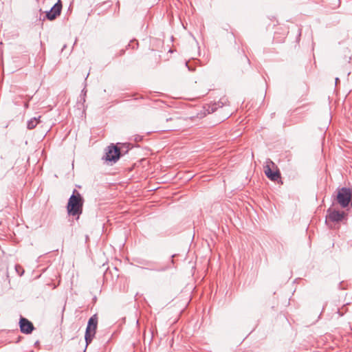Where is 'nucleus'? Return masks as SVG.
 Here are the masks:
<instances>
[{"instance_id": "obj_9", "label": "nucleus", "mask_w": 352, "mask_h": 352, "mask_svg": "<svg viewBox=\"0 0 352 352\" xmlns=\"http://www.w3.org/2000/svg\"><path fill=\"white\" fill-rule=\"evenodd\" d=\"M38 122H39V121L37 120V118H34L28 121V128L29 129H33L36 126V125L38 124Z\"/></svg>"}, {"instance_id": "obj_3", "label": "nucleus", "mask_w": 352, "mask_h": 352, "mask_svg": "<svg viewBox=\"0 0 352 352\" xmlns=\"http://www.w3.org/2000/svg\"><path fill=\"white\" fill-rule=\"evenodd\" d=\"M265 175L272 181H277L280 179V173L276 164L270 160L267 159L263 166Z\"/></svg>"}, {"instance_id": "obj_21", "label": "nucleus", "mask_w": 352, "mask_h": 352, "mask_svg": "<svg viewBox=\"0 0 352 352\" xmlns=\"http://www.w3.org/2000/svg\"><path fill=\"white\" fill-rule=\"evenodd\" d=\"M245 59L247 60V62L249 64V60L247 58H245Z\"/></svg>"}, {"instance_id": "obj_11", "label": "nucleus", "mask_w": 352, "mask_h": 352, "mask_svg": "<svg viewBox=\"0 0 352 352\" xmlns=\"http://www.w3.org/2000/svg\"><path fill=\"white\" fill-rule=\"evenodd\" d=\"M129 47H130V46H132V47H133V48H135V46H137V47L138 46V42H135V43H133V41H131V43H129Z\"/></svg>"}, {"instance_id": "obj_4", "label": "nucleus", "mask_w": 352, "mask_h": 352, "mask_svg": "<svg viewBox=\"0 0 352 352\" xmlns=\"http://www.w3.org/2000/svg\"><path fill=\"white\" fill-rule=\"evenodd\" d=\"M352 201V190L343 187L338 190L337 201L342 207L346 208Z\"/></svg>"}, {"instance_id": "obj_20", "label": "nucleus", "mask_w": 352, "mask_h": 352, "mask_svg": "<svg viewBox=\"0 0 352 352\" xmlns=\"http://www.w3.org/2000/svg\"><path fill=\"white\" fill-rule=\"evenodd\" d=\"M140 140V138H135V140H136V141H138V140Z\"/></svg>"}, {"instance_id": "obj_14", "label": "nucleus", "mask_w": 352, "mask_h": 352, "mask_svg": "<svg viewBox=\"0 0 352 352\" xmlns=\"http://www.w3.org/2000/svg\"><path fill=\"white\" fill-rule=\"evenodd\" d=\"M25 108H28V102L25 104Z\"/></svg>"}, {"instance_id": "obj_15", "label": "nucleus", "mask_w": 352, "mask_h": 352, "mask_svg": "<svg viewBox=\"0 0 352 352\" xmlns=\"http://www.w3.org/2000/svg\"><path fill=\"white\" fill-rule=\"evenodd\" d=\"M336 1H338V6H339L340 4V0H336Z\"/></svg>"}, {"instance_id": "obj_16", "label": "nucleus", "mask_w": 352, "mask_h": 352, "mask_svg": "<svg viewBox=\"0 0 352 352\" xmlns=\"http://www.w3.org/2000/svg\"><path fill=\"white\" fill-rule=\"evenodd\" d=\"M338 81H339V78H336V83H337Z\"/></svg>"}, {"instance_id": "obj_18", "label": "nucleus", "mask_w": 352, "mask_h": 352, "mask_svg": "<svg viewBox=\"0 0 352 352\" xmlns=\"http://www.w3.org/2000/svg\"><path fill=\"white\" fill-rule=\"evenodd\" d=\"M169 120H172V118H167V119H166V121H167V122H168V121H169Z\"/></svg>"}, {"instance_id": "obj_5", "label": "nucleus", "mask_w": 352, "mask_h": 352, "mask_svg": "<svg viewBox=\"0 0 352 352\" xmlns=\"http://www.w3.org/2000/svg\"><path fill=\"white\" fill-rule=\"evenodd\" d=\"M122 147L111 144L106 148L105 160L108 162H116L121 155Z\"/></svg>"}, {"instance_id": "obj_12", "label": "nucleus", "mask_w": 352, "mask_h": 352, "mask_svg": "<svg viewBox=\"0 0 352 352\" xmlns=\"http://www.w3.org/2000/svg\"><path fill=\"white\" fill-rule=\"evenodd\" d=\"M118 144H121L122 147H125L126 149H128L129 145H127L126 144H120V143H118Z\"/></svg>"}, {"instance_id": "obj_13", "label": "nucleus", "mask_w": 352, "mask_h": 352, "mask_svg": "<svg viewBox=\"0 0 352 352\" xmlns=\"http://www.w3.org/2000/svg\"><path fill=\"white\" fill-rule=\"evenodd\" d=\"M186 65L188 67V69H189L190 71H194V69H193V68H190V67L188 66V63H186Z\"/></svg>"}, {"instance_id": "obj_17", "label": "nucleus", "mask_w": 352, "mask_h": 352, "mask_svg": "<svg viewBox=\"0 0 352 352\" xmlns=\"http://www.w3.org/2000/svg\"><path fill=\"white\" fill-rule=\"evenodd\" d=\"M338 314H339V315H340V316H342V315H343V314H342H342H340V313L339 309H338Z\"/></svg>"}, {"instance_id": "obj_1", "label": "nucleus", "mask_w": 352, "mask_h": 352, "mask_svg": "<svg viewBox=\"0 0 352 352\" xmlns=\"http://www.w3.org/2000/svg\"><path fill=\"white\" fill-rule=\"evenodd\" d=\"M83 204V197L77 190L74 189L68 200L67 206L68 214L73 217L77 216V219H78L79 216L82 213Z\"/></svg>"}, {"instance_id": "obj_2", "label": "nucleus", "mask_w": 352, "mask_h": 352, "mask_svg": "<svg viewBox=\"0 0 352 352\" xmlns=\"http://www.w3.org/2000/svg\"><path fill=\"white\" fill-rule=\"evenodd\" d=\"M98 327V317L95 314L92 316L88 320L87 326L85 331V340L86 347L92 342L95 337Z\"/></svg>"}, {"instance_id": "obj_10", "label": "nucleus", "mask_w": 352, "mask_h": 352, "mask_svg": "<svg viewBox=\"0 0 352 352\" xmlns=\"http://www.w3.org/2000/svg\"><path fill=\"white\" fill-rule=\"evenodd\" d=\"M15 270H16V272L19 274V276H22L23 274V273H24V270L19 265H16L15 266Z\"/></svg>"}, {"instance_id": "obj_8", "label": "nucleus", "mask_w": 352, "mask_h": 352, "mask_svg": "<svg viewBox=\"0 0 352 352\" xmlns=\"http://www.w3.org/2000/svg\"><path fill=\"white\" fill-rule=\"evenodd\" d=\"M344 212L338 210L329 211V219L333 222H339L344 219Z\"/></svg>"}, {"instance_id": "obj_6", "label": "nucleus", "mask_w": 352, "mask_h": 352, "mask_svg": "<svg viewBox=\"0 0 352 352\" xmlns=\"http://www.w3.org/2000/svg\"><path fill=\"white\" fill-rule=\"evenodd\" d=\"M62 10V3L60 0L58 1L54 5V6L51 8L50 11L46 12L45 17L47 19L50 21H53L60 14Z\"/></svg>"}, {"instance_id": "obj_19", "label": "nucleus", "mask_w": 352, "mask_h": 352, "mask_svg": "<svg viewBox=\"0 0 352 352\" xmlns=\"http://www.w3.org/2000/svg\"><path fill=\"white\" fill-rule=\"evenodd\" d=\"M140 140V138H135V140H136V141H138V140Z\"/></svg>"}, {"instance_id": "obj_7", "label": "nucleus", "mask_w": 352, "mask_h": 352, "mask_svg": "<svg viewBox=\"0 0 352 352\" xmlns=\"http://www.w3.org/2000/svg\"><path fill=\"white\" fill-rule=\"evenodd\" d=\"M20 330L23 333L30 334L34 329L33 324L27 318L21 317L19 320Z\"/></svg>"}]
</instances>
